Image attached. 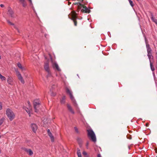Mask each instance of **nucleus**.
Here are the masks:
<instances>
[{
    "mask_svg": "<svg viewBox=\"0 0 157 157\" xmlns=\"http://www.w3.org/2000/svg\"><path fill=\"white\" fill-rule=\"evenodd\" d=\"M145 40L146 44V46L147 49V53L152 52V49L150 46V45L148 44L147 41V39L146 37L145 36Z\"/></svg>",
    "mask_w": 157,
    "mask_h": 157,
    "instance_id": "0eeeda50",
    "label": "nucleus"
},
{
    "mask_svg": "<svg viewBox=\"0 0 157 157\" xmlns=\"http://www.w3.org/2000/svg\"><path fill=\"white\" fill-rule=\"evenodd\" d=\"M66 90L67 93L69 95L71 99L72 100V101H74L75 99L74 97L72 95V91L67 87L66 88Z\"/></svg>",
    "mask_w": 157,
    "mask_h": 157,
    "instance_id": "423d86ee",
    "label": "nucleus"
},
{
    "mask_svg": "<svg viewBox=\"0 0 157 157\" xmlns=\"http://www.w3.org/2000/svg\"><path fill=\"white\" fill-rule=\"evenodd\" d=\"M17 65L18 67L19 68L21 69L22 70H23L24 69V68L19 63H17Z\"/></svg>",
    "mask_w": 157,
    "mask_h": 157,
    "instance_id": "b1692460",
    "label": "nucleus"
},
{
    "mask_svg": "<svg viewBox=\"0 0 157 157\" xmlns=\"http://www.w3.org/2000/svg\"><path fill=\"white\" fill-rule=\"evenodd\" d=\"M4 118H2L0 120V126L4 122Z\"/></svg>",
    "mask_w": 157,
    "mask_h": 157,
    "instance_id": "c756f323",
    "label": "nucleus"
},
{
    "mask_svg": "<svg viewBox=\"0 0 157 157\" xmlns=\"http://www.w3.org/2000/svg\"><path fill=\"white\" fill-rule=\"evenodd\" d=\"M40 103L38 100H35L33 103L35 111L37 112L38 111V108L39 107Z\"/></svg>",
    "mask_w": 157,
    "mask_h": 157,
    "instance_id": "20e7f679",
    "label": "nucleus"
},
{
    "mask_svg": "<svg viewBox=\"0 0 157 157\" xmlns=\"http://www.w3.org/2000/svg\"><path fill=\"white\" fill-rule=\"evenodd\" d=\"M153 73V75H155V73H154V72L153 71V73Z\"/></svg>",
    "mask_w": 157,
    "mask_h": 157,
    "instance_id": "c03bdc74",
    "label": "nucleus"
},
{
    "mask_svg": "<svg viewBox=\"0 0 157 157\" xmlns=\"http://www.w3.org/2000/svg\"><path fill=\"white\" fill-rule=\"evenodd\" d=\"M149 59L150 63L151 62H153V56H148Z\"/></svg>",
    "mask_w": 157,
    "mask_h": 157,
    "instance_id": "393cba45",
    "label": "nucleus"
},
{
    "mask_svg": "<svg viewBox=\"0 0 157 157\" xmlns=\"http://www.w3.org/2000/svg\"><path fill=\"white\" fill-rule=\"evenodd\" d=\"M89 145V142H87L86 143V146L87 147Z\"/></svg>",
    "mask_w": 157,
    "mask_h": 157,
    "instance_id": "c9c22d12",
    "label": "nucleus"
},
{
    "mask_svg": "<svg viewBox=\"0 0 157 157\" xmlns=\"http://www.w3.org/2000/svg\"><path fill=\"white\" fill-rule=\"evenodd\" d=\"M7 22H8V23L10 24V25H13L14 26V27L16 29L17 31H18V32H19V31L18 30V29L17 28H16V27H15V26L14 25V24L11 23L9 20H7Z\"/></svg>",
    "mask_w": 157,
    "mask_h": 157,
    "instance_id": "412c9836",
    "label": "nucleus"
},
{
    "mask_svg": "<svg viewBox=\"0 0 157 157\" xmlns=\"http://www.w3.org/2000/svg\"><path fill=\"white\" fill-rule=\"evenodd\" d=\"M48 135L49 136L50 138L51 141L52 142H54V137L52 135V133H51H51H49V134H48Z\"/></svg>",
    "mask_w": 157,
    "mask_h": 157,
    "instance_id": "aec40b11",
    "label": "nucleus"
},
{
    "mask_svg": "<svg viewBox=\"0 0 157 157\" xmlns=\"http://www.w3.org/2000/svg\"><path fill=\"white\" fill-rule=\"evenodd\" d=\"M147 56H152V52H150L147 53Z\"/></svg>",
    "mask_w": 157,
    "mask_h": 157,
    "instance_id": "7c9ffc66",
    "label": "nucleus"
},
{
    "mask_svg": "<svg viewBox=\"0 0 157 157\" xmlns=\"http://www.w3.org/2000/svg\"><path fill=\"white\" fill-rule=\"evenodd\" d=\"M73 4L77 6V11L78 12L80 10L82 13H89L90 12V10L89 9L79 2L73 3Z\"/></svg>",
    "mask_w": 157,
    "mask_h": 157,
    "instance_id": "f257e3e1",
    "label": "nucleus"
},
{
    "mask_svg": "<svg viewBox=\"0 0 157 157\" xmlns=\"http://www.w3.org/2000/svg\"><path fill=\"white\" fill-rule=\"evenodd\" d=\"M77 154L78 155V157H82V155L81 154V153L80 152V150L78 149Z\"/></svg>",
    "mask_w": 157,
    "mask_h": 157,
    "instance_id": "5701e85b",
    "label": "nucleus"
},
{
    "mask_svg": "<svg viewBox=\"0 0 157 157\" xmlns=\"http://www.w3.org/2000/svg\"><path fill=\"white\" fill-rule=\"evenodd\" d=\"M52 67L53 68L55 69L56 68V70L58 71H61V69L59 67V66L58 64L57 63H54L53 64Z\"/></svg>",
    "mask_w": 157,
    "mask_h": 157,
    "instance_id": "ddd939ff",
    "label": "nucleus"
},
{
    "mask_svg": "<svg viewBox=\"0 0 157 157\" xmlns=\"http://www.w3.org/2000/svg\"><path fill=\"white\" fill-rule=\"evenodd\" d=\"M31 127L33 131L34 132L36 133L37 129V126L36 124L34 123L32 124Z\"/></svg>",
    "mask_w": 157,
    "mask_h": 157,
    "instance_id": "1a4fd4ad",
    "label": "nucleus"
},
{
    "mask_svg": "<svg viewBox=\"0 0 157 157\" xmlns=\"http://www.w3.org/2000/svg\"><path fill=\"white\" fill-rule=\"evenodd\" d=\"M77 141L79 144H81L82 143V140L79 138H77Z\"/></svg>",
    "mask_w": 157,
    "mask_h": 157,
    "instance_id": "bb28decb",
    "label": "nucleus"
},
{
    "mask_svg": "<svg viewBox=\"0 0 157 157\" xmlns=\"http://www.w3.org/2000/svg\"><path fill=\"white\" fill-rule=\"evenodd\" d=\"M20 2H23V1H25V0H18Z\"/></svg>",
    "mask_w": 157,
    "mask_h": 157,
    "instance_id": "a19ab883",
    "label": "nucleus"
},
{
    "mask_svg": "<svg viewBox=\"0 0 157 157\" xmlns=\"http://www.w3.org/2000/svg\"><path fill=\"white\" fill-rule=\"evenodd\" d=\"M13 78L12 77L8 76L7 79V82L10 85H13L12 83L13 82Z\"/></svg>",
    "mask_w": 157,
    "mask_h": 157,
    "instance_id": "9b49d317",
    "label": "nucleus"
},
{
    "mask_svg": "<svg viewBox=\"0 0 157 157\" xmlns=\"http://www.w3.org/2000/svg\"><path fill=\"white\" fill-rule=\"evenodd\" d=\"M87 136L89 137H90L91 140L94 142L95 143L96 142V135L92 129L87 130Z\"/></svg>",
    "mask_w": 157,
    "mask_h": 157,
    "instance_id": "f03ea898",
    "label": "nucleus"
},
{
    "mask_svg": "<svg viewBox=\"0 0 157 157\" xmlns=\"http://www.w3.org/2000/svg\"><path fill=\"white\" fill-rule=\"evenodd\" d=\"M75 132L77 133H79V131H78V129L76 127H75Z\"/></svg>",
    "mask_w": 157,
    "mask_h": 157,
    "instance_id": "2f4dec72",
    "label": "nucleus"
},
{
    "mask_svg": "<svg viewBox=\"0 0 157 157\" xmlns=\"http://www.w3.org/2000/svg\"><path fill=\"white\" fill-rule=\"evenodd\" d=\"M156 59H157V52H156Z\"/></svg>",
    "mask_w": 157,
    "mask_h": 157,
    "instance_id": "37998d69",
    "label": "nucleus"
},
{
    "mask_svg": "<svg viewBox=\"0 0 157 157\" xmlns=\"http://www.w3.org/2000/svg\"><path fill=\"white\" fill-rule=\"evenodd\" d=\"M16 75L18 77V79L21 81V82L23 84H24L25 81L23 79L20 73V72L17 70H16Z\"/></svg>",
    "mask_w": 157,
    "mask_h": 157,
    "instance_id": "39448f33",
    "label": "nucleus"
},
{
    "mask_svg": "<svg viewBox=\"0 0 157 157\" xmlns=\"http://www.w3.org/2000/svg\"><path fill=\"white\" fill-rule=\"evenodd\" d=\"M1 151L0 150V154H1Z\"/></svg>",
    "mask_w": 157,
    "mask_h": 157,
    "instance_id": "de8ad7c7",
    "label": "nucleus"
},
{
    "mask_svg": "<svg viewBox=\"0 0 157 157\" xmlns=\"http://www.w3.org/2000/svg\"><path fill=\"white\" fill-rule=\"evenodd\" d=\"M67 107L68 110L72 114H74L75 112L73 110L71 107L69 105L67 104Z\"/></svg>",
    "mask_w": 157,
    "mask_h": 157,
    "instance_id": "dca6fc26",
    "label": "nucleus"
},
{
    "mask_svg": "<svg viewBox=\"0 0 157 157\" xmlns=\"http://www.w3.org/2000/svg\"><path fill=\"white\" fill-rule=\"evenodd\" d=\"M150 13L151 15V20L157 25V19L154 17L153 15L151 12H150Z\"/></svg>",
    "mask_w": 157,
    "mask_h": 157,
    "instance_id": "9d476101",
    "label": "nucleus"
},
{
    "mask_svg": "<svg viewBox=\"0 0 157 157\" xmlns=\"http://www.w3.org/2000/svg\"><path fill=\"white\" fill-rule=\"evenodd\" d=\"M6 114L10 121H11L14 119L15 117L14 113L9 108L7 109L6 111Z\"/></svg>",
    "mask_w": 157,
    "mask_h": 157,
    "instance_id": "7ed1b4c3",
    "label": "nucleus"
},
{
    "mask_svg": "<svg viewBox=\"0 0 157 157\" xmlns=\"http://www.w3.org/2000/svg\"><path fill=\"white\" fill-rule=\"evenodd\" d=\"M25 151L29 153V155L31 156L33 154V152L30 149H25Z\"/></svg>",
    "mask_w": 157,
    "mask_h": 157,
    "instance_id": "2eb2a0df",
    "label": "nucleus"
},
{
    "mask_svg": "<svg viewBox=\"0 0 157 157\" xmlns=\"http://www.w3.org/2000/svg\"><path fill=\"white\" fill-rule=\"evenodd\" d=\"M28 0L29 1V2H30L31 4H32V0Z\"/></svg>",
    "mask_w": 157,
    "mask_h": 157,
    "instance_id": "ea45409f",
    "label": "nucleus"
},
{
    "mask_svg": "<svg viewBox=\"0 0 157 157\" xmlns=\"http://www.w3.org/2000/svg\"><path fill=\"white\" fill-rule=\"evenodd\" d=\"M0 6L1 7H3L4 6L3 4H1Z\"/></svg>",
    "mask_w": 157,
    "mask_h": 157,
    "instance_id": "e433bc0d",
    "label": "nucleus"
},
{
    "mask_svg": "<svg viewBox=\"0 0 157 157\" xmlns=\"http://www.w3.org/2000/svg\"><path fill=\"white\" fill-rule=\"evenodd\" d=\"M47 132H48V134H49L51 133V132H50V130L49 129H48L47 130Z\"/></svg>",
    "mask_w": 157,
    "mask_h": 157,
    "instance_id": "72a5a7b5",
    "label": "nucleus"
},
{
    "mask_svg": "<svg viewBox=\"0 0 157 157\" xmlns=\"http://www.w3.org/2000/svg\"><path fill=\"white\" fill-rule=\"evenodd\" d=\"M156 65H157V59H156Z\"/></svg>",
    "mask_w": 157,
    "mask_h": 157,
    "instance_id": "49530a36",
    "label": "nucleus"
},
{
    "mask_svg": "<svg viewBox=\"0 0 157 157\" xmlns=\"http://www.w3.org/2000/svg\"><path fill=\"white\" fill-rule=\"evenodd\" d=\"M21 3L22 4L23 6L24 7H25L27 5L25 0L21 2Z\"/></svg>",
    "mask_w": 157,
    "mask_h": 157,
    "instance_id": "a878e982",
    "label": "nucleus"
},
{
    "mask_svg": "<svg viewBox=\"0 0 157 157\" xmlns=\"http://www.w3.org/2000/svg\"><path fill=\"white\" fill-rule=\"evenodd\" d=\"M82 154L84 155H87V153L86 151H83L82 152Z\"/></svg>",
    "mask_w": 157,
    "mask_h": 157,
    "instance_id": "f704fd0d",
    "label": "nucleus"
},
{
    "mask_svg": "<svg viewBox=\"0 0 157 157\" xmlns=\"http://www.w3.org/2000/svg\"><path fill=\"white\" fill-rule=\"evenodd\" d=\"M150 67L151 70L152 71H155V68L153 65V62H151L150 63Z\"/></svg>",
    "mask_w": 157,
    "mask_h": 157,
    "instance_id": "a211bd4d",
    "label": "nucleus"
},
{
    "mask_svg": "<svg viewBox=\"0 0 157 157\" xmlns=\"http://www.w3.org/2000/svg\"><path fill=\"white\" fill-rule=\"evenodd\" d=\"M0 78L2 80H6V78L4 76H2L0 73Z\"/></svg>",
    "mask_w": 157,
    "mask_h": 157,
    "instance_id": "cd10ccee",
    "label": "nucleus"
},
{
    "mask_svg": "<svg viewBox=\"0 0 157 157\" xmlns=\"http://www.w3.org/2000/svg\"><path fill=\"white\" fill-rule=\"evenodd\" d=\"M98 157H101V155L100 154H98Z\"/></svg>",
    "mask_w": 157,
    "mask_h": 157,
    "instance_id": "4c0bfd02",
    "label": "nucleus"
},
{
    "mask_svg": "<svg viewBox=\"0 0 157 157\" xmlns=\"http://www.w3.org/2000/svg\"><path fill=\"white\" fill-rule=\"evenodd\" d=\"M65 98L66 97L65 95L63 96L62 98L60 100V102L61 103L64 104L65 102Z\"/></svg>",
    "mask_w": 157,
    "mask_h": 157,
    "instance_id": "6ab92c4d",
    "label": "nucleus"
},
{
    "mask_svg": "<svg viewBox=\"0 0 157 157\" xmlns=\"http://www.w3.org/2000/svg\"><path fill=\"white\" fill-rule=\"evenodd\" d=\"M44 67V69L46 71H50L49 66V63L48 62L45 63Z\"/></svg>",
    "mask_w": 157,
    "mask_h": 157,
    "instance_id": "f8f14e48",
    "label": "nucleus"
},
{
    "mask_svg": "<svg viewBox=\"0 0 157 157\" xmlns=\"http://www.w3.org/2000/svg\"><path fill=\"white\" fill-rule=\"evenodd\" d=\"M128 1L129 2L130 5L132 7H133L134 6V4H133L132 1L131 0H129Z\"/></svg>",
    "mask_w": 157,
    "mask_h": 157,
    "instance_id": "c85d7f7f",
    "label": "nucleus"
},
{
    "mask_svg": "<svg viewBox=\"0 0 157 157\" xmlns=\"http://www.w3.org/2000/svg\"><path fill=\"white\" fill-rule=\"evenodd\" d=\"M27 103L29 105V106H30V102L29 101H28Z\"/></svg>",
    "mask_w": 157,
    "mask_h": 157,
    "instance_id": "58836bf2",
    "label": "nucleus"
},
{
    "mask_svg": "<svg viewBox=\"0 0 157 157\" xmlns=\"http://www.w3.org/2000/svg\"><path fill=\"white\" fill-rule=\"evenodd\" d=\"M54 95H52L53 96H54Z\"/></svg>",
    "mask_w": 157,
    "mask_h": 157,
    "instance_id": "09e8293b",
    "label": "nucleus"
},
{
    "mask_svg": "<svg viewBox=\"0 0 157 157\" xmlns=\"http://www.w3.org/2000/svg\"><path fill=\"white\" fill-rule=\"evenodd\" d=\"M71 3H70L69 2H68V4H71Z\"/></svg>",
    "mask_w": 157,
    "mask_h": 157,
    "instance_id": "a18cd8bd",
    "label": "nucleus"
},
{
    "mask_svg": "<svg viewBox=\"0 0 157 157\" xmlns=\"http://www.w3.org/2000/svg\"><path fill=\"white\" fill-rule=\"evenodd\" d=\"M48 72V74L46 75V78H48L49 77H51L52 76V74L50 71H47Z\"/></svg>",
    "mask_w": 157,
    "mask_h": 157,
    "instance_id": "4be33fe9",
    "label": "nucleus"
},
{
    "mask_svg": "<svg viewBox=\"0 0 157 157\" xmlns=\"http://www.w3.org/2000/svg\"><path fill=\"white\" fill-rule=\"evenodd\" d=\"M2 108V105L1 102H0V109L1 110Z\"/></svg>",
    "mask_w": 157,
    "mask_h": 157,
    "instance_id": "473e14b6",
    "label": "nucleus"
},
{
    "mask_svg": "<svg viewBox=\"0 0 157 157\" xmlns=\"http://www.w3.org/2000/svg\"><path fill=\"white\" fill-rule=\"evenodd\" d=\"M149 124L148 123H146V126L147 127L148 126Z\"/></svg>",
    "mask_w": 157,
    "mask_h": 157,
    "instance_id": "79ce46f5",
    "label": "nucleus"
},
{
    "mask_svg": "<svg viewBox=\"0 0 157 157\" xmlns=\"http://www.w3.org/2000/svg\"><path fill=\"white\" fill-rule=\"evenodd\" d=\"M13 12L11 8L10 7H8L7 14L12 17H13Z\"/></svg>",
    "mask_w": 157,
    "mask_h": 157,
    "instance_id": "6e6552de",
    "label": "nucleus"
},
{
    "mask_svg": "<svg viewBox=\"0 0 157 157\" xmlns=\"http://www.w3.org/2000/svg\"><path fill=\"white\" fill-rule=\"evenodd\" d=\"M156 152H157V150L156 151Z\"/></svg>",
    "mask_w": 157,
    "mask_h": 157,
    "instance_id": "8fccbe9b",
    "label": "nucleus"
},
{
    "mask_svg": "<svg viewBox=\"0 0 157 157\" xmlns=\"http://www.w3.org/2000/svg\"><path fill=\"white\" fill-rule=\"evenodd\" d=\"M23 108L28 113L29 116L30 117L31 116V114H30V111L29 109L28 108L26 107L25 106H23Z\"/></svg>",
    "mask_w": 157,
    "mask_h": 157,
    "instance_id": "f3484780",
    "label": "nucleus"
},
{
    "mask_svg": "<svg viewBox=\"0 0 157 157\" xmlns=\"http://www.w3.org/2000/svg\"><path fill=\"white\" fill-rule=\"evenodd\" d=\"M77 15V13H75L74 16L72 17L71 19L74 22V25L75 26H76L77 25V22L75 20V18L76 17V15Z\"/></svg>",
    "mask_w": 157,
    "mask_h": 157,
    "instance_id": "4468645a",
    "label": "nucleus"
}]
</instances>
